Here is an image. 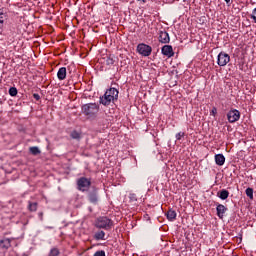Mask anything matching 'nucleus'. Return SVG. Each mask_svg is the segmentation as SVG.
Segmentation results:
<instances>
[{
  "mask_svg": "<svg viewBox=\"0 0 256 256\" xmlns=\"http://www.w3.org/2000/svg\"><path fill=\"white\" fill-rule=\"evenodd\" d=\"M119 98V91L115 88L108 89L105 94L100 97V103L105 107L111 105L113 101H117Z\"/></svg>",
  "mask_w": 256,
  "mask_h": 256,
  "instance_id": "obj_1",
  "label": "nucleus"
},
{
  "mask_svg": "<svg viewBox=\"0 0 256 256\" xmlns=\"http://www.w3.org/2000/svg\"><path fill=\"white\" fill-rule=\"evenodd\" d=\"M82 113L86 117H95L99 113V105L96 103H88L82 106Z\"/></svg>",
  "mask_w": 256,
  "mask_h": 256,
  "instance_id": "obj_2",
  "label": "nucleus"
},
{
  "mask_svg": "<svg viewBox=\"0 0 256 256\" xmlns=\"http://www.w3.org/2000/svg\"><path fill=\"white\" fill-rule=\"evenodd\" d=\"M96 227L98 229L108 230L110 227H113V221L107 217H100L96 221Z\"/></svg>",
  "mask_w": 256,
  "mask_h": 256,
  "instance_id": "obj_3",
  "label": "nucleus"
},
{
  "mask_svg": "<svg viewBox=\"0 0 256 256\" xmlns=\"http://www.w3.org/2000/svg\"><path fill=\"white\" fill-rule=\"evenodd\" d=\"M79 191H89L91 187V180L89 178L81 177L77 180Z\"/></svg>",
  "mask_w": 256,
  "mask_h": 256,
  "instance_id": "obj_4",
  "label": "nucleus"
},
{
  "mask_svg": "<svg viewBox=\"0 0 256 256\" xmlns=\"http://www.w3.org/2000/svg\"><path fill=\"white\" fill-rule=\"evenodd\" d=\"M137 51L143 57H149V55H151L153 52V48L147 44L141 43L137 46Z\"/></svg>",
  "mask_w": 256,
  "mask_h": 256,
  "instance_id": "obj_5",
  "label": "nucleus"
},
{
  "mask_svg": "<svg viewBox=\"0 0 256 256\" xmlns=\"http://www.w3.org/2000/svg\"><path fill=\"white\" fill-rule=\"evenodd\" d=\"M229 61H231V56H229V54H227L225 52H220L218 54L217 63L219 65V67H225V65H227V63H229Z\"/></svg>",
  "mask_w": 256,
  "mask_h": 256,
  "instance_id": "obj_6",
  "label": "nucleus"
},
{
  "mask_svg": "<svg viewBox=\"0 0 256 256\" xmlns=\"http://www.w3.org/2000/svg\"><path fill=\"white\" fill-rule=\"evenodd\" d=\"M229 123H236L238 119H241V112L239 110H231L227 114Z\"/></svg>",
  "mask_w": 256,
  "mask_h": 256,
  "instance_id": "obj_7",
  "label": "nucleus"
},
{
  "mask_svg": "<svg viewBox=\"0 0 256 256\" xmlns=\"http://www.w3.org/2000/svg\"><path fill=\"white\" fill-rule=\"evenodd\" d=\"M158 40L160 43L167 44L171 41V38L169 37V33L165 32V31H160Z\"/></svg>",
  "mask_w": 256,
  "mask_h": 256,
  "instance_id": "obj_8",
  "label": "nucleus"
},
{
  "mask_svg": "<svg viewBox=\"0 0 256 256\" xmlns=\"http://www.w3.org/2000/svg\"><path fill=\"white\" fill-rule=\"evenodd\" d=\"M162 54L165 55L166 57H173L175 53L173 52V46L171 45H165L162 47Z\"/></svg>",
  "mask_w": 256,
  "mask_h": 256,
  "instance_id": "obj_9",
  "label": "nucleus"
},
{
  "mask_svg": "<svg viewBox=\"0 0 256 256\" xmlns=\"http://www.w3.org/2000/svg\"><path fill=\"white\" fill-rule=\"evenodd\" d=\"M216 211L219 219H223V217L225 216V213H227V207H225V205L223 204H218L216 207Z\"/></svg>",
  "mask_w": 256,
  "mask_h": 256,
  "instance_id": "obj_10",
  "label": "nucleus"
},
{
  "mask_svg": "<svg viewBox=\"0 0 256 256\" xmlns=\"http://www.w3.org/2000/svg\"><path fill=\"white\" fill-rule=\"evenodd\" d=\"M57 77L59 81H65L67 79V68L61 67L57 72Z\"/></svg>",
  "mask_w": 256,
  "mask_h": 256,
  "instance_id": "obj_11",
  "label": "nucleus"
},
{
  "mask_svg": "<svg viewBox=\"0 0 256 256\" xmlns=\"http://www.w3.org/2000/svg\"><path fill=\"white\" fill-rule=\"evenodd\" d=\"M214 159L216 165L219 167H223V165H225V156L223 154H216Z\"/></svg>",
  "mask_w": 256,
  "mask_h": 256,
  "instance_id": "obj_12",
  "label": "nucleus"
},
{
  "mask_svg": "<svg viewBox=\"0 0 256 256\" xmlns=\"http://www.w3.org/2000/svg\"><path fill=\"white\" fill-rule=\"evenodd\" d=\"M166 217L168 221H175V219H177V212H175V210H169Z\"/></svg>",
  "mask_w": 256,
  "mask_h": 256,
  "instance_id": "obj_13",
  "label": "nucleus"
},
{
  "mask_svg": "<svg viewBox=\"0 0 256 256\" xmlns=\"http://www.w3.org/2000/svg\"><path fill=\"white\" fill-rule=\"evenodd\" d=\"M94 239L96 241H105V232L103 230L96 232L94 234Z\"/></svg>",
  "mask_w": 256,
  "mask_h": 256,
  "instance_id": "obj_14",
  "label": "nucleus"
},
{
  "mask_svg": "<svg viewBox=\"0 0 256 256\" xmlns=\"http://www.w3.org/2000/svg\"><path fill=\"white\" fill-rule=\"evenodd\" d=\"M88 197L90 203H97V201H99V198L97 196V190H94L92 193H90Z\"/></svg>",
  "mask_w": 256,
  "mask_h": 256,
  "instance_id": "obj_15",
  "label": "nucleus"
},
{
  "mask_svg": "<svg viewBox=\"0 0 256 256\" xmlns=\"http://www.w3.org/2000/svg\"><path fill=\"white\" fill-rule=\"evenodd\" d=\"M219 199H222V201H225V199H228L229 197V191L223 189L220 192H218Z\"/></svg>",
  "mask_w": 256,
  "mask_h": 256,
  "instance_id": "obj_16",
  "label": "nucleus"
},
{
  "mask_svg": "<svg viewBox=\"0 0 256 256\" xmlns=\"http://www.w3.org/2000/svg\"><path fill=\"white\" fill-rule=\"evenodd\" d=\"M0 246L3 249H9V247H11V241L9 239H4L0 242Z\"/></svg>",
  "mask_w": 256,
  "mask_h": 256,
  "instance_id": "obj_17",
  "label": "nucleus"
},
{
  "mask_svg": "<svg viewBox=\"0 0 256 256\" xmlns=\"http://www.w3.org/2000/svg\"><path fill=\"white\" fill-rule=\"evenodd\" d=\"M29 151L32 155H39L41 154V150H39V147L33 146L29 148Z\"/></svg>",
  "mask_w": 256,
  "mask_h": 256,
  "instance_id": "obj_18",
  "label": "nucleus"
},
{
  "mask_svg": "<svg viewBox=\"0 0 256 256\" xmlns=\"http://www.w3.org/2000/svg\"><path fill=\"white\" fill-rule=\"evenodd\" d=\"M114 64H115V58H113L112 55L106 57V65L111 66V65H114Z\"/></svg>",
  "mask_w": 256,
  "mask_h": 256,
  "instance_id": "obj_19",
  "label": "nucleus"
},
{
  "mask_svg": "<svg viewBox=\"0 0 256 256\" xmlns=\"http://www.w3.org/2000/svg\"><path fill=\"white\" fill-rule=\"evenodd\" d=\"M28 209H29V211H37V203L36 202H29Z\"/></svg>",
  "mask_w": 256,
  "mask_h": 256,
  "instance_id": "obj_20",
  "label": "nucleus"
},
{
  "mask_svg": "<svg viewBox=\"0 0 256 256\" xmlns=\"http://www.w3.org/2000/svg\"><path fill=\"white\" fill-rule=\"evenodd\" d=\"M5 21H7V14L0 12V23L1 25H3V23H5Z\"/></svg>",
  "mask_w": 256,
  "mask_h": 256,
  "instance_id": "obj_21",
  "label": "nucleus"
},
{
  "mask_svg": "<svg viewBox=\"0 0 256 256\" xmlns=\"http://www.w3.org/2000/svg\"><path fill=\"white\" fill-rule=\"evenodd\" d=\"M9 95H10L11 97H17V88L11 87V88L9 89Z\"/></svg>",
  "mask_w": 256,
  "mask_h": 256,
  "instance_id": "obj_22",
  "label": "nucleus"
},
{
  "mask_svg": "<svg viewBox=\"0 0 256 256\" xmlns=\"http://www.w3.org/2000/svg\"><path fill=\"white\" fill-rule=\"evenodd\" d=\"M246 195L249 197V199H253V188H247Z\"/></svg>",
  "mask_w": 256,
  "mask_h": 256,
  "instance_id": "obj_23",
  "label": "nucleus"
},
{
  "mask_svg": "<svg viewBox=\"0 0 256 256\" xmlns=\"http://www.w3.org/2000/svg\"><path fill=\"white\" fill-rule=\"evenodd\" d=\"M71 137H72V139H80L81 138V134H79V132H77V131H73L71 133Z\"/></svg>",
  "mask_w": 256,
  "mask_h": 256,
  "instance_id": "obj_24",
  "label": "nucleus"
},
{
  "mask_svg": "<svg viewBox=\"0 0 256 256\" xmlns=\"http://www.w3.org/2000/svg\"><path fill=\"white\" fill-rule=\"evenodd\" d=\"M185 137V132H179L176 134V141H181Z\"/></svg>",
  "mask_w": 256,
  "mask_h": 256,
  "instance_id": "obj_25",
  "label": "nucleus"
},
{
  "mask_svg": "<svg viewBox=\"0 0 256 256\" xmlns=\"http://www.w3.org/2000/svg\"><path fill=\"white\" fill-rule=\"evenodd\" d=\"M59 250L57 248H54L50 251V256H58Z\"/></svg>",
  "mask_w": 256,
  "mask_h": 256,
  "instance_id": "obj_26",
  "label": "nucleus"
},
{
  "mask_svg": "<svg viewBox=\"0 0 256 256\" xmlns=\"http://www.w3.org/2000/svg\"><path fill=\"white\" fill-rule=\"evenodd\" d=\"M93 256H105V251L103 250L97 251L96 253H94Z\"/></svg>",
  "mask_w": 256,
  "mask_h": 256,
  "instance_id": "obj_27",
  "label": "nucleus"
},
{
  "mask_svg": "<svg viewBox=\"0 0 256 256\" xmlns=\"http://www.w3.org/2000/svg\"><path fill=\"white\" fill-rule=\"evenodd\" d=\"M251 17L254 20V22L256 23V8L253 10Z\"/></svg>",
  "mask_w": 256,
  "mask_h": 256,
  "instance_id": "obj_28",
  "label": "nucleus"
},
{
  "mask_svg": "<svg viewBox=\"0 0 256 256\" xmlns=\"http://www.w3.org/2000/svg\"><path fill=\"white\" fill-rule=\"evenodd\" d=\"M210 115L215 117V115H217V108L212 109L211 112H210Z\"/></svg>",
  "mask_w": 256,
  "mask_h": 256,
  "instance_id": "obj_29",
  "label": "nucleus"
},
{
  "mask_svg": "<svg viewBox=\"0 0 256 256\" xmlns=\"http://www.w3.org/2000/svg\"><path fill=\"white\" fill-rule=\"evenodd\" d=\"M33 97L34 99H36V101H39L41 99V96H39V94H34Z\"/></svg>",
  "mask_w": 256,
  "mask_h": 256,
  "instance_id": "obj_30",
  "label": "nucleus"
},
{
  "mask_svg": "<svg viewBox=\"0 0 256 256\" xmlns=\"http://www.w3.org/2000/svg\"><path fill=\"white\" fill-rule=\"evenodd\" d=\"M38 216H39L40 221H43V214H42V212H40V213L38 214Z\"/></svg>",
  "mask_w": 256,
  "mask_h": 256,
  "instance_id": "obj_31",
  "label": "nucleus"
},
{
  "mask_svg": "<svg viewBox=\"0 0 256 256\" xmlns=\"http://www.w3.org/2000/svg\"><path fill=\"white\" fill-rule=\"evenodd\" d=\"M138 1H142V3H146L147 2V0H138Z\"/></svg>",
  "mask_w": 256,
  "mask_h": 256,
  "instance_id": "obj_32",
  "label": "nucleus"
},
{
  "mask_svg": "<svg viewBox=\"0 0 256 256\" xmlns=\"http://www.w3.org/2000/svg\"><path fill=\"white\" fill-rule=\"evenodd\" d=\"M46 229H53V227H51V226H47V227H46Z\"/></svg>",
  "mask_w": 256,
  "mask_h": 256,
  "instance_id": "obj_33",
  "label": "nucleus"
},
{
  "mask_svg": "<svg viewBox=\"0 0 256 256\" xmlns=\"http://www.w3.org/2000/svg\"><path fill=\"white\" fill-rule=\"evenodd\" d=\"M225 2H227V3H231V0H224Z\"/></svg>",
  "mask_w": 256,
  "mask_h": 256,
  "instance_id": "obj_34",
  "label": "nucleus"
}]
</instances>
